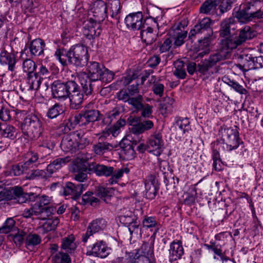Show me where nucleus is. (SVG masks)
I'll use <instances>...</instances> for the list:
<instances>
[{"label":"nucleus","mask_w":263,"mask_h":263,"mask_svg":"<svg viewBox=\"0 0 263 263\" xmlns=\"http://www.w3.org/2000/svg\"><path fill=\"white\" fill-rule=\"evenodd\" d=\"M143 97L141 95H138L136 97H131L128 103L130 105L135 111L138 112L142 107Z\"/></svg>","instance_id":"51"},{"label":"nucleus","mask_w":263,"mask_h":263,"mask_svg":"<svg viewBox=\"0 0 263 263\" xmlns=\"http://www.w3.org/2000/svg\"><path fill=\"white\" fill-rule=\"evenodd\" d=\"M87 185L85 184L79 183L75 184L71 182H68L63 187V194L64 196H71L72 198H78L84 190H85Z\"/></svg>","instance_id":"16"},{"label":"nucleus","mask_w":263,"mask_h":263,"mask_svg":"<svg viewBox=\"0 0 263 263\" xmlns=\"http://www.w3.org/2000/svg\"><path fill=\"white\" fill-rule=\"evenodd\" d=\"M148 144L150 147L157 151L155 154L156 156H160L161 154V151H160V149L163 145L161 134L160 133H155L151 137Z\"/></svg>","instance_id":"33"},{"label":"nucleus","mask_w":263,"mask_h":263,"mask_svg":"<svg viewBox=\"0 0 263 263\" xmlns=\"http://www.w3.org/2000/svg\"><path fill=\"white\" fill-rule=\"evenodd\" d=\"M120 3L119 1L115 0L111 3V16L118 21L120 19Z\"/></svg>","instance_id":"57"},{"label":"nucleus","mask_w":263,"mask_h":263,"mask_svg":"<svg viewBox=\"0 0 263 263\" xmlns=\"http://www.w3.org/2000/svg\"><path fill=\"white\" fill-rule=\"evenodd\" d=\"M15 222L12 218H8L4 225L0 228V234H7L11 231H15L17 229L15 226Z\"/></svg>","instance_id":"49"},{"label":"nucleus","mask_w":263,"mask_h":263,"mask_svg":"<svg viewBox=\"0 0 263 263\" xmlns=\"http://www.w3.org/2000/svg\"><path fill=\"white\" fill-rule=\"evenodd\" d=\"M255 32L251 29V28L249 26H246L240 30L239 35V36H237V37L239 41V43L241 44L247 40L253 38L255 36Z\"/></svg>","instance_id":"39"},{"label":"nucleus","mask_w":263,"mask_h":263,"mask_svg":"<svg viewBox=\"0 0 263 263\" xmlns=\"http://www.w3.org/2000/svg\"><path fill=\"white\" fill-rule=\"evenodd\" d=\"M143 226L145 228H155L154 234L156 233L158 230L157 222L156 219L152 216L146 217L142 221Z\"/></svg>","instance_id":"60"},{"label":"nucleus","mask_w":263,"mask_h":263,"mask_svg":"<svg viewBox=\"0 0 263 263\" xmlns=\"http://www.w3.org/2000/svg\"><path fill=\"white\" fill-rule=\"evenodd\" d=\"M76 248L77 245L74 242V237L73 235H69L62 239L61 245V248L62 249L71 252L74 251Z\"/></svg>","instance_id":"40"},{"label":"nucleus","mask_w":263,"mask_h":263,"mask_svg":"<svg viewBox=\"0 0 263 263\" xmlns=\"http://www.w3.org/2000/svg\"><path fill=\"white\" fill-rule=\"evenodd\" d=\"M24 72H27L28 75L34 73L36 66L35 63L30 59L24 60L22 64Z\"/></svg>","instance_id":"59"},{"label":"nucleus","mask_w":263,"mask_h":263,"mask_svg":"<svg viewBox=\"0 0 263 263\" xmlns=\"http://www.w3.org/2000/svg\"><path fill=\"white\" fill-rule=\"evenodd\" d=\"M121 147L124 154L126 155L128 158H132L134 157L135 151L132 145L130 144V141L127 139H124L120 143Z\"/></svg>","instance_id":"53"},{"label":"nucleus","mask_w":263,"mask_h":263,"mask_svg":"<svg viewBox=\"0 0 263 263\" xmlns=\"http://www.w3.org/2000/svg\"><path fill=\"white\" fill-rule=\"evenodd\" d=\"M241 62L237 67L241 70L248 71L254 68V57L252 54H243L241 55Z\"/></svg>","instance_id":"34"},{"label":"nucleus","mask_w":263,"mask_h":263,"mask_svg":"<svg viewBox=\"0 0 263 263\" xmlns=\"http://www.w3.org/2000/svg\"><path fill=\"white\" fill-rule=\"evenodd\" d=\"M63 112V107L59 104H55L53 106L49 108L47 115V116L53 119L56 118L59 115Z\"/></svg>","instance_id":"58"},{"label":"nucleus","mask_w":263,"mask_h":263,"mask_svg":"<svg viewBox=\"0 0 263 263\" xmlns=\"http://www.w3.org/2000/svg\"><path fill=\"white\" fill-rule=\"evenodd\" d=\"M153 29L152 27L145 26V28H142L141 30V39L146 44H151L156 40V34L153 32Z\"/></svg>","instance_id":"36"},{"label":"nucleus","mask_w":263,"mask_h":263,"mask_svg":"<svg viewBox=\"0 0 263 263\" xmlns=\"http://www.w3.org/2000/svg\"><path fill=\"white\" fill-rule=\"evenodd\" d=\"M110 248L107 247L104 241L101 240L87 247L86 254L87 256L105 258L110 254Z\"/></svg>","instance_id":"12"},{"label":"nucleus","mask_w":263,"mask_h":263,"mask_svg":"<svg viewBox=\"0 0 263 263\" xmlns=\"http://www.w3.org/2000/svg\"><path fill=\"white\" fill-rule=\"evenodd\" d=\"M91 158V155L88 153H79L77 158L73 162L74 165V170H88V164L86 165L85 163Z\"/></svg>","instance_id":"32"},{"label":"nucleus","mask_w":263,"mask_h":263,"mask_svg":"<svg viewBox=\"0 0 263 263\" xmlns=\"http://www.w3.org/2000/svg\"><path fill=\"white\" fill-rule=\"evenodd\" d=\"M70 63L78 67L85 65L89 59L87 48L82 45H76L70 49Z\"/></svg>","instance_id":"8"},{"label":"nucleus","mask_w":263,"mask_h":263,"mask_svg":"<svg viewBox=\"0 0 263 263\" xmlns=\"http://www.w3.org/2000/svg\"><path fill=\"white\" fill-rule=\"evenodd\" d=\"M70 157L66 156L65 157L58 158L52 161L53 164L58 170H59L62 167L66 165L70 161Z\"/></svg>","instance_id":"64"},{"label":"nucleus","mask_w":263,"mask_h":263,"mask_svg":"<svg viewBox=\"0 0 263 263\" xmlns=\"http://www.w3.org/2000/svg\"><path fill=\"white\" fill-rule=\"evenodd\" d=\"M235 15L242 22L263 17V2L260 0H251L241 6Z\"/></svg>","instance_id":"2"},{"label":"nucleus","mask_w":263,"mask_h":263,"mask_svg":"<svg viewBox=\"0 0 263 263\" xmlns=\"http://www.w3.org/2000/svg\"><path fill=\"white\" fill-rule=\"evenodd\" d=\"M51 260L53 263H71L70 256L67 253L62 251L53 255Z\"/></svg>","instance_id":"45"},{"label":"nucleus","mask_w":263,"mask_h":263,"mask_svg":"<svg viewBox=\"0 0 263 263\" xmlns=\"http://www.w3.org/2000/svg\"><path fill=\"white\" fill-rule=\"evenodd\" d=\"M45 47L44 42L40 39H36L31 41L29 49L31 54L40 57L44 55Z\"/></svg>","instance_id":"31"},{"label":"nucleus","mask_w":263,"mask_h":263,"mask_svg":"<svg viewBox=\"0 0 263 263\" xmlns=\"http://www.w3.org/2000/svg\"><path fill=\"white\" fill-rule=\"evenodd\" d=\"M126 122L124 119L119 120L115 124L109 127L111 135L117 136L120 133V128L125 125Z\"/></svg>","instance_id":"62"},{"label":"nucleus","mask_w":263,"mask_h":263,"mask_svg":"<svg viewBox=\"0 0 263 263\" xmlns=\"http://www.w3.org/2000/svg\"><path fill=\"white\" fill-rule=\"evenodd\" d=\"M22 187L15 186L9 190H4L0 191V201L3 200H14L15 202L19 203H24L26 198L29 196L27 195L22 194Z\"/></svg>","instance_id":"11"},{"label":"nucleus","mask_w":263,"mask_h":263,"mask_svg":"<svg viewBox=\"0 0 263 263\" xmlns=\"http://www.w3.org/2000/svg\"><path fill=\"white\" fill-rule=\"evenodd\" d=\"M101 32L100 24L91 18L85 24L84 27V34L88 39L99 35Z\"/></svg>","instance_id":"23"},{"label":"nucleus","mask_w":263,"mask_h":263,"mask_svg":"<svg viewBox=\"0 0 263 263\" xmlns=\"http://www.w3.org/2000/svg\"><path fill=\"white\" fill-rule=\"evenodd\" d=\"M16 62V55L14 53L6 50L2 51L0 53V63L3 65H8V69L13 71Z\"/></svg>","instance_id":"25"},{"label":"nucleus","mask_w":263,"mask_h":263,"mask_svg":"<svg viewBox=\"0 0 263 263\" xmlns=\"http://www.w3.org/2000/svg\"><path fill=\"white\" fill-rule=\"evenodd\" d=\"M222 139L211 143L212 148L213 166L216 171L222 170L221 161L219 152L221 149L224 151L231 152L236 149L241 143H242L239 136V132L236 126L221 128Z\"/></svg>","instance_id":"1"},{"label":"nucleus","mask_w":263,"mask_h":263,"mask_svg":"<svg viewBox=\"0 0 263 263\" xmlns=\"http://www.w3.org/2000/svg\"><path fill=\"white\" fill-rule=\"evenodd\" d=\"M211 20L209 17H204L201 20L198 24L196 25L194 28L191 29L189 33V37H192L196 34H203V39L199 42H203L206 46L205 49L198 53V57L202 58L208 54L210 51L209 45L210 43V37L213 34V30L211 27Z\"/></svg>","instance_id":"3"},{"label":"nucleus","mask_w":263,"mask_h":263,"mask_svg":"<svg viewBox=\"0 0 263 263\" xmlns=\"http://www.w3.org/2000/svg\"><path fill=\"white\" fill-rule=\"evenodd\" d=\"M60 222V220L58 218L54 219H49L43 224L41 228L43 233H47L49 231L54 230Z\"/></svg>","instance_id":"48"},{"label":"nucleus","mask_w":263,"mask_h":263,"mask_svg":"<svg viewBox=\"0 0 263 263\" xmlns=\"http://www.w3.org/2000/svg\"><path fill=\"white\" fill-rule=\"evenodd\" d=\"M88 167L89 171L95 173L99 176L109 177L114 172L113 167L97 164L95 162L88 163Z\"/></svg>","instance_id":"21"},{"label":"nucleus","mask_w":263,"mask_h":263,"mask_svg":"<svg viewBox=\"0 0 263 263\" xmlns=\"http://www.w3.org/2000/svg\"><path fill=\"white\" fill-rule=\"evenodd\" d=\"M40 237L36 234H29L26 235V245L27 246H36L41 242Z\"/></svg>","instance_id":"63"},{"label":"nucleus","mask_w":263,"mask_h":263,"mask_svg":"<svg viewBox=\"0 0 263 263\" xmlns=\"http://www.w3.org/2000/svg\"><path fill=\"white\" fill-rule=\"evenodd\" d=\"M102 68V71L100 73V78L98 81H101L106 83L110 82L114 79L115 74L114 73L105 68L104 66Z\"/></svg>","instance_id":"52"},{"label":"nucleus","mask_w":263,"mask_h":263,"mask_svg":"<svg viewBox=\"0 0 263 263\" xmlns=\"http://www.w3.org/2000/svg\"><path fill=\"white\" fill-rule=\"evenodd\" d=\"M74 81H69L66 83L59 80L54 81L51 86L54 98L58 100H65L68 98L70 90L74 88Z\"/></svg>","instance_id":"9"},{"label":"nucleus","mask_w":263,"mask_h":263,"mask_svg":"<svg viewBox=\"0 0 263 263\" xmlns=\"http://www.w3.org/2000/svg\"><path fill=\"white\" fill-rule=\"evenodd\" d=\"M21 194L23 195L27 194L29 196V197L26 198L27 200H26V201L24 203L27 201H36V203L34 204V205L36 206V208L43 209V211H44V208L42 207L49 204L51 201V197H49L47 195H42L40 196L37 195L36 194L33 193H24L22 189Z\"/></svg>","instance_id":"18"},{"label":"nucleus","mask_w":263,"mask_h":263,"mask_svg":"<svg viewBox=\"0 0 263 263\" xmlns=\"http://www.w3.org/2000/svg\"><path fill=\"white\" fill-rule=\"evenodd\" d=\"M86 65V73L85 72L88 76V78L90 80L95 81H98L100 78L102 68L103 65L100 64L97 62H87Z\"/></svg>","instance_id":"22"},{"label":"nucleus","mask_w":263,"mask_h":263,"mask_svg":"<svg viewBox=\"0 0 263 263\" xmlns=\"http://www.w3.org/2000/svg\"><path fill=\"white\" fill-rule=\"evenodd\" d=\"M175 70L173 74L178 78L183 79L186 77V72L184 68V63L183 61L177 60L174 63Z\"/></svg>","instance_id":"42"},{"label":"nucleus","mask_w":263,"mask_h":263,"mask_svg":"<svg viewBox=\"0 0 263 263\" xmlns=\"http://www.w3.org/2000/svg\"><path fill=\"white\" fill-rule=\"evenodd\" d=\"M222 0H207L202 4L200 11L202 13H212L215 12L216 7Z\"/></svg>","instance_id":"37"},{"label":"nucleus","mask_w":263,"mask_h":263,"mask_svg":"<svg viewBox=\"0 0 263 263\" xmlns=\"http://www.w3.org/2000/svg\"><path fill=\"white\" fill-rule=\"evenodd\" d=\"M79 139L78 132H72L65 135L61 143V147L65 152L74 153L78 149L77 141Z\"/></svg>","instance_id":"14"},{"label":"nucleus","mask_w":263,"mask_h":263,"mask_svg":"<svg viewBox=\"0 0 263 263\" xmlns=\"http://www.w3.org/2000/svg\"><path fill=\"white\" fill-rule=\"evenodd\" d=\"M234 20L232 18L226 19L222 22L220 34L222 37H226L230 35V30L233 25Z\"/></svg>","instance_id":"41"},{"label":"nucleus","mask_w":263,"mask_h":263,"mask_svg":"<svg viewBox=\"0 0 263 263\" xmlns=\"http://www.w3.org/2000/svg\"><path fill=\"white\" fill-rule=\"evenodd\" d=\"M78 78L85 94L86 96L91 95L94 86L93 82L95 81L88 78L87 75L85 72L79 73Z\"/></svg>","instance_id":"28"},{"label":"nucleus","mask_w":263,"mask_h":263,"mask_svg":"<svg viewBox=\"0 0 263 263\" xmlns=\"http://www.w3.org/2000/svg\"><path fill=\"white\" fill-rule=\"evenodd\" d=\"M175 125L184 134L191 129L190 121L187 118H178L176 121Z\"/></svg>","instance_id":"55"},{"label":"nucleus","mask_w":263,"mask_h":263,"mask_svg":"<svg viewBox=\"0 0 263 263\" xmlns=\"http://www.w3.org/2000/svg\"><path fill=\"white\" fill-rule=\"evenodd\" d=\"M227 59L226 52L219 51L211 54L198 65L199 71L203 74H212L218 72L219 66L217 64Z\"/></svg>","instance_id":"7"},{"label":"nucleus","mask_w":263,"mask_h":263,"mask_svg":"<svg viewBox=\"0 0 263 263\" xmlns=\"http://www.w3.org/2000/svg\"><path fill=\"white\" fill-rule=\"evenodd\" d=\"M107 222L103 218H99L90 222L86 232L82 236V241L86 242L88 238L93 234L103 230L106 227Z\"/></svg>","instance_id":"15"},{"label":"nucleus","mask_w":263,"mask_h":263,"mask_svg":"<svg viewBox=\"0 0 263 263\" xmlns=\"http://www.w3.org/2000/svg\"><path fill=\"white\" fill-rule=\"evenodd\" d=\"M211 20L209 17H204L201 20L198 24L196 25L194 28L191 29L189 33V37H192L196 34H203V39L199 42H203L206 46L205 49L198 53V57L202 58L208 54L210 51L209 45L210 43V37L213 34V30L211 27Z\"/></svg>","instance_id":"5"},{"label":"nucleus","mask_w":263,"mask_h":263,"mask_svg":"<svg viewBox=\"0 0 263 263\" xmlns=\"http://www.w3.org/2000/svg\"><path fill=\"white\" fill-rule=\"evenodd\" d=\"M38 145L40 148L45 149V151L47 154H49L54 146V145L50 141V137L48 136L41 137L39 140Z\"/></svg>","instance_id":"43"},{"label":"nucleus","mask_w":263,"mask_h":263,"mask_svg":"<svg viewBox=\"0 0 263 263\" xmlns=\"http://www.w3.org/2000/svg\"><path fill=\"white\" fill-rule=\"evenodd\" d=\"M153 126V122L151 120H146L133 126L131 128V132L135 135L140 134L151 129Z\"/></svg>","instance_id":"35"},{"label":"nucleus","mask_w":263,"mask_h":263,"mask_svg":"<svg viewBox=\"0 0 263 263\" xmlns=\"http://www.w3.org/2000/svg\"><path fill=\"white\" fill-rule=\"evenodd\" d=\"M0 135L4 138L14 140L17 137L16 128L6 123H0Z\"/></svg>","instance_id":"30"},{"label":"nucleus","mask_w":263,"mask_h":263,"mask_svg":"<svg viewBox=\"0 0 263 263\" xmlns=\"http://www.w3.org/2000/svg\"><path fill=\"white\" fill-rule=\"evenodd\" d=\"M135 256L137 259L144 257L147 259H152L154 257V247L147 242H144L140 248L136 250Z\"/></svg>","instance_id":"27"},{"label":"nucleus","mask_w":263,"mask_h":263,"mask_svg":"<svg viewBox=\"0 0 263 263\" xmlns=\"http://www.w3.org/2000/svg\"><path fill=\"white\" fill-rule=\"evenodd\" d=\"M92 11L98 21H103L106 16L107 7L103 1H97L93 3Z\"/></svg>","instance_id":"26"},{"label":"nucleus","mask_w":263,"mask_h":263,"mask_svg":"<svg viewBox=\"0 0 263 263\" xmlns=\"http://www.w3.org/2000/svg\"><path fill=\"white\" fill-rule=\"evenodd\" d=\"M145 189L146 198L154 199L159 190L158 181L155 175H149L147 176L145 181Z\"/></svg>","instance_id":"17"},{"label":"nucleus","mask_w":263,"mask_h":263,"mask_svg":"<svg viewBox=\"0 0 263 263\" xmlns=\"http://www.w3.org/2000/svg\"><path fill=\"white\" fill-rule=\"evenodd\" d=\"M23 133L28 138H39L43 132L41 121L35 115L30 114L26 116L21 125Z\"/></svg>","instance_id":"6"},{"label":"nucleus","mask_w":263,"mask_h":263,"mask_svg":"<svg viewBox=\"0 0 263 263\" xmlns=\"http://www.w3.org/2000/svg\"><path fill=\"white\" fill-rule=\"evenodd\" d=\"M187 25V22L183 20L175 25L170 30L169 33L174 40V44L177 46H180L184 43V39L187 35V31H184V29Z\"/></svg>","instance_id":"13"},{"label":"nucleus","mask_w":263,"mask_h":263,"mask_svg":"<svg viewBox=\"0 0 263 263\" xmlns=\"http://www.w3.org/2000/svg\"><path fill=\"white\" fill-rule=\"evenodd\" d=\"M129 170L127 167L119 168L116 170H114L113 173L111 175V177L109 179V183L111 184L116 183L123 176L124 173H128Z\"/></svg>","instance_id":"47"},{"label":"nucleus","mask_w":263,"mask_h":263,"mask_svg":"<svg viewBox=\"0 0 263 263\" xmlns=\"http://www.w3.org/2000/svg\"><path fill=\"white\" fill-rule=\"evenodd\" d=\"M42 78L39 76L36 73L28 75V90H37L39 88Z\"/></svg>","instance_id":"38"},{"label":"nucleus","mask_w":263,"mask_h":263,"mask_svg":"<svg viewBox=\"0 0 263 263\" xmlns=\"http://www.w3.org/2000/svg\"><path fill=\"white\" fill-rule=\"evenodd\" d=\"M49 178L48 175L45 171L42 170H35L32 171L29 176L30 179H44L46 180Z\"/></svg>","instance_id":"61"},{"label":"nucleus","mask_w":263,"mask_h":263,"mask_svg":"<svg viewBox=\"0 0 263 263\" xmlns=\"http://www.w3.org/2000/svg\"><path fill=\"white\" fill-rule=\"evenodd\" d=\"M184 254V249L180 241H173L170 245L168 249V260L173 262L181 258Z\"/></svg>","instance_id":"19"},{"label":"nucleus","mask_w":263,"mask_h":263,"mask_svg":"<svg viewBox=\"0 0 263 263\" xmlns=\"http://www.w3.org/2000/svg\"><path fill=\"white\" fill-rule=\"evenodd\" d=\"M70 50L66 51L64 49H58L54 54L56 59L63 65H67V61L70 63V58L69 57Z\"/></svg>","instance_id":"50"},{"label":"nucleus","mask_w":263,"mask_h":263,"mask_svg":"<svg viewBox=\"0 0 263 263\" xmlns=\"http://www.w3.org/2000/svg\"><path fill=\"white\" fill-rule=\"evenodd\" d=\"M112 146L107 142H99L93 145V150L95 153L98 155H102L107 151L111 150Z\"/></svg>","instance_id":"44"},{"label":"nucleus","mask_w":263,"mask_h":263,"mask_svg":"<svg viewBox=\"0 0 263 263\" xmlns=\"http://www.w3.org/2000/svg\"><path fill=\"white\" fill-rule=\"evenodd\" d=\"M211 20L209 17H204L201 20L198 24L196 25L194 28L191 29L189 33V37H192L196 34H203V39L199 42H203L206 46L205 49L198 53V57L202 58L208 54L210 51L209 45L210 43V37L213 34V30L211 27Z\"/></svg>","instance_id":"4"},{"label":"nucleus","mask_w":263,"mask_h":263,"mask_svg":"<svg viewBox=\"0 0 263 263\" xmlns=\"http://www.w3.org/2000/svg\"><path fill=\"white\" fill-rule=\"evenodd\" d=\"M74 88L70 90L68 97L70 102V106L73 109L78 108L83 100V95L81 92L79 86L74 81Z\"/></svg>","instance_id":"20"},{"label":"nucleus","mask_w":263,"mask_h":263,"mask_svg":"<svg viewBox=\"0 0 263 263\" xmlns=\"http://www.w3.org/2000/svg\"><path fill=\"white\" fill-rule=\"evenodd\" d=\"M114 193V190L110 187L99 186L97 190V196L103 199L105 201Z\"/></svg>","instance_id":"54"},{"label":"nucleus","mask_w":263,"mask_h":263,"mask_svg":"<svg viewBox=\"0 0 263 263\" xmlns=\"http://www.w3.org/2000/svg\"><path fill=\"white\" fill-rule=\"evenodd\" d=\"M224 39L221 41V50L226 52V56L231 50L236 48L238 46L241 45L239 41L236 36L229 35L226 37H223Z\"/></svg>","instance_id":"24"},{"label":"nucleus","mask_w":263,"mask_h":263,"mask_svg":"<svg viewBox=\"0 0 263 263\" xmlns=\"http://www.w3.org/2000/svg\"><path fill=\"white\" fill-rule=\"evenodd\" d=\"M137 259L135 256V253L126 252L123 256L116 258L115 263H138Z\"/></svg>","instance_id":"46"},{"label":"nucleus","mask_w":263,"mask_h":263,"mask_svg":"<svg viewBox=\"0 0 263 263\" xmlns=\"http://www.w3.org/2000/svg\"><path fill=\"white\" fill-rule=\"evenodd\" d=\"M42 212L43 209L36 208L34 204L30 209H25L23 213V216L25 218H30L32 216L35 215L38 216L39 218H42L40 215Z\"/></svg>","instance_id":"56"},{"label":"nucleus","mask_w":263,"mask_h":263,"mask_svg":"<svg viewBox=\"0 0 263 263\" xmlns=\"http://www.w3.org/2000/svg\"><path fill=\"white\" fill-rule=\"evenodd\" d=\"M43 158H39L38 154L33 152L27 153L25 156L24 162V167L25 169H28L33 166H37L39 164L42 163V161Z\"/></svg>","instance_id":"29"},{"label":"nucleus","mask_w":263,"mask_h":263,"mask_svg":"<svg viewBox=\"0 0 263 263\" xmlns=\"http://www.w3.org/2000/svg\"><path fill=\"white\" fill-rule=\"evenodd\" d=\"M151 19H146L143 22V15L140 12L137 13H130L127 15L125 18V23L128 29L132 30H140L142 28H145V26L147 25L146 22L149 21ZM151 21H153L154 24L157 25L156 21L152 19Z\"/></svg>","instance_id":"10"}]
</instances>
